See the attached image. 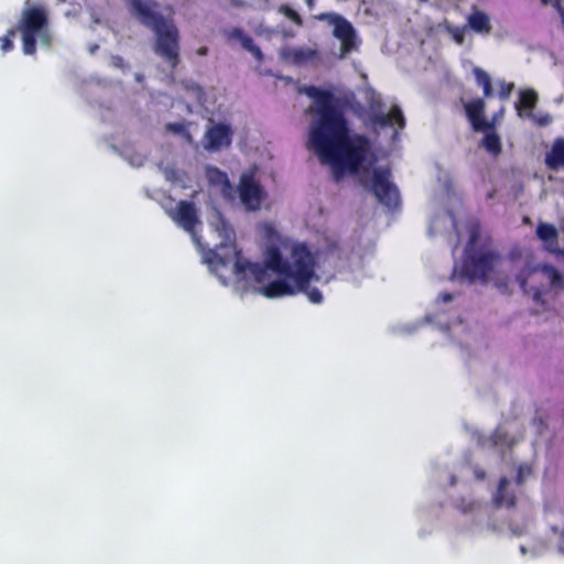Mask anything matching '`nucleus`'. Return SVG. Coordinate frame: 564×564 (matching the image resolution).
I'll use <instances>...</instances> for the list:
<instances>
[{
  "instance_id": "1",
  "label": "nucleus",
  "mask_w": 564,
  "mask_h": 564,
  "mask_svg": "<svg viewBox=\"0 0 564 564\" xmlns=\"http://www.w3.org/2000/svg\"><path fill=\"white\" fill-rule=\"evenodd\" d=\"M316 102L317 119L312 126L308 145L323 163L332 165L337 176L344 172H359L371 152V142L365 134H349L344 112L334 104L329 90L316 86L305 88Z\"/></svg>"
},
{
  "instance_id": "2",
  "label": "nucleus",
  "mask_w": 564,
  "mask_h": 564,
  "mask_svg": "<svg viewBox=\"0 0 564 564\" xmlns=\"http://www.w3.org/2000/svg\"><path fill=\"white\" fill-rule=\"evenodd\" d=\"M268 270L274 272L281 279L269 282L262 294L268 299L293 296L304 293L311 303L321 304L324 300L322 292L311 286V282L318 281L316 274V258L305 242L292 245L289 258L285 259L280 249L270 246L264 252V264L253 263L248 260L237 259L234 271L237 275L249 272L257 282H263Z\"/></svg>"
},
{
  "instance_id": "3",
  "label": "nucleus",
  "mask_w": 564,
  "mask_h": 564,
  "mask_svg": "<svg viewBox=\"0 0 564 564\" xmlns=\"http://www.w3.org/2000/svg\"><path fill=\"white\" fill-rule=\"evenodd\" d=\"M130 12L139 22L154 34V53L174 70L181 63L180 31L170 18H165L158 9L154 0H128Z\"/></svg>"
},
{
  "instance_id": "4",
  "label": "nucleus",
  "mask_w": 564,
  "mask_h": 564,
  "mask_svg": "<svg viewBox=\"0 0 564 564\" xmlns=\"http://www.w3.org/2000/svg\"><path fill=\"white\" fill-rule=\"evenodd\" d=\"M17 30L22 35V50L25 55H34L36 52V39L41 44L50 46L52 36L50 33L48 14L44 7L33 6L22 11Z\"/></svg>"
},
{
  "instance_id": "5",
  "label": "nucleus",
  "mask_w": 564,
  "mask_h": 564,
  "mask_svg": "<svg viewBox=\"0 0 564 564\" xmlns=\"http://www.w3.org/2000/svg\"><path fill=\"white\" fill-rule=\"evenodd\" d=\"M391 170L388 166L375 167L370 180L361 178V184L370 191L383 206L395 209L400 206V193L391 181Z\"/></svg>"
},
{
  "instance_id": "6",
  "label": "nucleus",
  "mask_w": 564,
  "mask_h": 564,
  "mask_svg": "<svg viewBox=\"0 0 564 564\" xmlns=\"http://www.w3.org/2000/svg\"><path fill=\"white\" fill-rule=\"evenodd\" d=\"M500 259V254L494 250L468 251L463 262V274L471 281L486 282Z\"/></svg>"
},
{
  "instance_id": "7",
  "label": "nucleus",
  "mask_w": 564,
  "mask_h": 564,
  "mask_svg": "<svg viewBox=\"0 0 564 564\" xmlns=\"http://www.w3.org/2000/svg\"><path fill=\"white\" fill-rule=\"evenodd\" d=\"M239 197L247 210L260 209L267 194L252 174H242L238 184Z\"/></svg>"
},
{
  "instance_id": "8",
  "label": "nucleus",
  "mask_w": 564,
  "mask_h": 564,
  "mask_svg": "<svg viewBox=\"0 0 564 564\" xmlns=\"http://www.w3.org/2000/svg\"><path fill=\"white\" fill-rule=\"evenodd\" d=\"M330 23L334 25L333 34L340 41V58H344L351 51L357 48L356 31L351 23L338 14L330 15Z\"/></svg>"
},
{
  "instance_id": "9",
  "label": "nucleus",
  "mask_w": 564,
  "mask_h": 564,
  "mask_svg": "<svg viewBox=\"0 0 564 564\" xmlns=\"http://www.w3.org/2000/svg\"><path fill=\"white\" fill-rule=\"evenodd\" d=\"M234 130L227 123L219 122L209 127L204 135V148L207 151H219L229 148L232 142Z\"/></svg>"
},
{
  "instance_id": "10",
  "label": "nucleus",
  "mask_w": 564,
  "mask_h": 564,
  "mask_svg": "<svg viewBox=\"0 0 564 564\" xmlns=\"http://www.w3.org/2000/svg\"><path fill=\"white\" fill-rule=\"evenodd\" d=\"M466 117L475 132L492 127V118L486 119V102L482 98H475L464 104Z\"/></svg>"
},
{
  "instance_id": "11",
  "label": "nucleus",
  "mask_w": 564,
  "mask_h": 564,
  "mask_svg": "<svg viewBox=\"0 0 564 564\" xmlns=\"http://www.w3.org/2000/svg\"><path fill=\"white\" fill-rule=\"evenodd\" d=\"M171 218L187 232L194 234L199 223L195 204L188 200H180L176 209L170 214Z\"/></svg>"
},
{
  "instance_id": "12",
  "label": "nucleus",
  "mask_w": 564,
  "mask_h": 564,
  "mask_svg": "<svg viewBox=\"0 0 564 564\" xmlns=\"http://www.w3.org/2000/svg\"><path fill=\"white\" fill-rule=\"evenodd\" d=\"M368 118L370 123L375 127L386 128L397 124L400 129H403L405 126V119L398 106H393L389 113L376 111L372 108L368 113Z\"/></svg>"
},
{
  "instance_id": "13",
  "label": "nucleus",
  "mask_w": 564,
  "mask_h": 564,
  "mask_svg": "<svg viewBox=\"0 0 564 564\" xmlns=\"http://www.w3.org/2000/svg\"><path fill=\"white\" fill-rule=\"evenodd\" d=\"M281 57L296 66L319 61V53L311 47H285L281 52Z\"/></svg>"
},
{
  "instance_id": "14",
  "label": "nucleus",
  "mask_w": 564,
  "mask_h": 564,
  "mask_svg": "<svg viewBox=\"0 0 564 564\" xmlns=\"http://www.w3.org/2000/svg\"><path fill=\"white\" fill-rule=\"evenodd\" d=\"M481 132H484V137L480 140V148L485 149L492 156H498L502 152V142L501 138L497 132L496 127V116L492 117V127L486 128Z\"/></svg>"
},
{
  "instance_id": "15",
  "label": "nucleus",
  "mask_w": 564,
  "mask_h": 564,
  "mask_svg": "<svg viewBox=\"0 0 564 564\" xmlns=\"http://www.w3.org/2000/svg\"><path fill=\"white\" fill-rule=\"evenodd\" d=\"M539 95L533 88H525L519 91V99L514 104L517 115L520 118H527V113H532L536 107Z\"/></svg>"
},
{
  "instance_id": "16",
  "label": "nucleus",
  "mask_w": 564,
  "mask_h": 564,
  "mask_svg": "<svg viewBox=\"0 0 564 564\" xmlns=\"http://www.w3.org/2000/svg\"><path fill=\"white\" fill-rule=\"evenodd\" d=\"M536 236L545 245V249L553 253L558 252V232L554 225L542 223L536 227Z\"/></svg>"
},
{
  "instance_id": "17",
  "label": "nucleus",
  "mask_w": 564,
  "mask_h": 564,
  "mask_svg": "<svg viewBox=\"0 0 564 564\" xmlns=\"http://www.w3.org/2000/svg\"><path fill=\"white\" fill-rule=\"evenodd\" d=\"M545 164L550 170H558L564 166V139L554 140L550 152L546 153Z\"/></svg>"
},
{
  "instance_id": "18",
  "label": "nucleus",
  "mask_w": 564,
  "mask_h": 564,
  "mask_svg": "<svg viewBox=\"0 0 564 564\" xmlns=\"http://www.w3.org/2000/svg\"><path fill=\"white\" fill-rule=\"evenodd\" d=\"M468 26L478 34H489L492 30L488 14L477 9L469 14Z\"/></svg>"
},
{
  "instance_id": "19",
  "label": "nucleus",
  "mask_w": 564,
  "mask_h": 564,
  "mask_svg": "<svg viewBox=\"0 0 564 564\" xmlns=\"http://www.w3.org/2000/svg\"><path fill=\"white\" fill-rule=\"evenodd\" d=\"M508 485L509 480L506 477L500 478L495 496V502L498 507L512 508L516 506V495L512 491H508Z\"/></svg>"
},
{
  "instance_id": "20",
  "label": "nucleus",
  "mask_w": 564,
  "mask_h": 564,
  "mask_svg": "<svg viewBox=\"0 0 564 564\" xmlns=\"http://www.w3.org/2000/svg\"><path fill=\"white\" fill-rule=\"evenodd\" d=\"M473 73L477 85L482 88L484 97H491L492 85L489 74L480 67H474Z\"/></svg>"
},
{
  "instance_id": "21",
  "label": "nucleus",
  "mask_w": 564,
  "mask_h": 564,
  "mask_svg": "<svg viewBox=\"0 0 564 564\" xmlns=\"http://www.w3.org/2000/svg\"><path fill=\"white\" fill-rule=\"evenodd\" d=\"M165 129L167 132L184 137L188 142L192 141V135L184 122H170L165 126Z\"/></svg>"
},
{
  "instance_id": "22",
  "label": "nucleus",
  "mask_w": 564,
  "mask_h": 564,
  "mask_svg": "<svg viewBox=\"0 0 564 564\" xmlns=\"http://www.w3.org/2000/svg\"><path fill=\"white\" fill-rule=\"evenodd\" d=\"M544 271L547 273L551 286L564 290V274L552 267L545 268Z\"/></svg>"
},
{
  "instance_id": "23",
  "label": "nucleus",
  "mask_w": 564,
  "mask_h": 564,
  "mask_svg": "<svg viewBox=\"0 0 564 564\" xmlns=\"http://www.w3.org/2000/svg\"><path fill=\"white\" fill-rule=\"evenodd\" d=\"M239 42L241 43V46L250 52L257 59H262V52L250 35L247 34Z\"/></svg>"
},
{
  "instance_id": "24",
  "label": "nucleus",
  "mask_w": 564,
  "mask_h": 564,
  "mask_svg": "<svg viewBox=\"0 0 564 564\" xmlns=\"http://www.w3.org/2000/svg\"><path fill=\"white\" fill-rule=\"evenodd\" d=\"M279 12L284 14L289 20L294 22L296 25L303 24L302 17L288 4H281L279 8Z\"/></svg>"
},
{
  "instance_id": "25",
  "label": "nucleus",
  "mask_w": 564,
  "mask_h": 564,
  "mask_svg": "<svg viewBox=\"0 0 564 564\" xmlns=\"http://www.w3.org/2000/svg\"><path fill=\"white\" fill-rule=\"evenodd\" d=\"M17 29H10L4 36L0 37L1 42V50L3 52H9L13 48V41L12 39L15 36Z\"/></svg>"
},
{
  "instance_id": "26",
  "label": "nucleus",
  "mask_w": 564,
  "mask_h": 564,
  "mask_svg": "<svg viewBox=\"0 0 564 564\" xmlns=\"http://www.w3.org/2000/svg\"><path fill=\"white\" fill-rule=\"evenodd\" d=\"M527 118L532 120L539 127H546L552 122V117L549 113H543V115L527 113Z\"/></svg>"
},
{
  "instance_id": "27",
  "label": "nucleus",
  "mask_w": 564,
  "mask_h": 564,
  "mask_svg": "<svg viewBox=\"0 0 564 564\" xmlns=\"http://www.w3.org/2000/svg\"><path fill=\"white\" fill-rule=\"evenodd\" d=\"M514 89V84L513 83H507L505 80H500L499 82V90H498V96L501 100H507L512 90Z\"/></svg>"
},
{
  "instance_id": "28",
  "label": "nucleus",
  "mask_w": 564,
  "mask_h": 564,
  "mask_svg": "<svg viewBox=\"0 0 564 564\" xmlns=\"http://www.w3.org/2000/svg\"><path fill=\"white\" fill-rule=\"evenodd\" d=\"M536 274H539V271L535 268H533V269L528 270L527 275L524 274V271H522L517 276V280L520 283V286L523 289L524 292H530V290L528 288V278L535 276Z\"/></svg>"
},
{
  "instance_id": "29",
  "label": "nucleus",
  "mask_w": 564,
  "mask_h": 564,
  "mask_svg": "<svg viewBox=\"0 0 564 564\" xmlns=\"http://www.w3.org/2000/svg\"><path fill=\"white\" fill-rule=\"evenodd\" d=\"M531 473H532V469L529 465H520L517 470V478H516L517 482L519 485H521L524 481V479L529 475H531Z\"/></svg>"
},
{
  "instance_id": "30",
  "label": "nucleus",
  "mask_w": 564,
  "mask_h": 564,
  "mask_svg": "<svg viewBox=\"0 0 564 564\" xmlns=\"http://www.w3.org/2000/svg\"><path fill=\"white\" fill-rule=\"evenodd\" d=\"M111 66L123 69L126 67L124 59L119 55H112L110 58Z\"/></svg>"
},
{
  "instance_id": "31",
  "label": "nucleus",
  "mask_w": 564,
  "mask_h": 564,
  "mask_svg": "<svg viewBox=\"0 0 564 564\" xmlns=\"http://www.w3.org/2000/svg\"><path fill=\"white\" fill-rule=\"evenodd\" d=\"M506 436H507L506 433H502L499 430H496L491 435L494 445L502 444L506 440Z\"/></svg>"
},
{
  "instance_id": "32",
  "label": "nucleus",
  "mask_w": 564,
  "mask_h": 564,
  "mask_svg": "<svg viewBox=\"0 0 564 564\" xmlns=\"http://www.w3.org/2000/svg\"><path fill=\"white\" fill-rule=\"evenodd\" d=\"M452 36H453V40L457 43V44H463L464 43V40H465V34H464V31L460 30V29H454L452 31Z\"/></svg>"
},
{
  "instance_id": "33",
  "label": "nucleus",
  "mask_w": 564,
  "mask_h": 564,
  "mask_svg": "<svg viewBox=\"0 0 564 564\" xmlns=\"http://www.w3.org/2000/svg\"><path fill=\"white\" fill-rule=\"evenodd\" d=\"M247 34L239 28H234L230 32H229V37L230 39H236L238 41L242 40L243 36H246Z\"/></svg>"
},
{
  "instance_id": "34",
  "label": "nucleus",
  "mask_w": 564,
  "mask_h": 564,
  "mask_svg": "<svg viewBox=\"0 0 564 564\" xmlns=\"http://www.w3.org/2000/svg\"><path fill=\"white\" fill-rule=\"evenodd\" d=\"M550 4H552L557 10L564 25V8L562 7L561 0H553Z\"/></svg>"
},
{
  "instance_id": "35",
  "label": "nucleus",
  "mask_w": 564,
  "mask_h": 564,
  "mask_svg": "<svg viewBox=\"0 0 564 564\" xmlns=\"http://www.w3.org/2000/svg\"><path fill=\"white\" fill-rule=\"evenodd\" d=\"M209 172L213 174H216L218 177V181H224V182L228 183L226 173L221 172L220 170L214 167V169H210Z\"/></svg>"
},
{
  "instance_id": "36",
  "label": "nucleus",
  "mask_w": 564,
  "mask_h": 564,
  "mask_svg": "<svg viewBox=\"0 0 564 564\" xmlns=\"http://www.w3.org/2000/svg\"><path fill=\"white\" fill-rule=\"evenodd\" d=\"M440 297L444 303H448L454 299L453 294L451 293H442Z\"/></svg>"
},
{
  "instance_id": "37",
  "label": "nucleus",
  "mask_w": 564,
  "mask_h": 564,
  "mask_svg": "<svg viewBox=\"0 0 564 564\" xmlns=\"http://www.w3.org/2000/svg\"><path fill=\"white\" fill-rule=\"evenodd\" d=\"M196 54L199 56H205L208 54V47L207 46H200L197 48Z\"/></svg>"
},
{
  "instance_id": "38",
  "label": "nucleus",
  "mask_w": 564,
  "mask_h": 564,
  "mask_svg": "<svg viewBox=\"0 0 564 564\" xmlns=\"http://www.w3.org/2000/svg\"><path fill=\"white\" fill-rule=\"evenodd\" d=\"M216 258H217V261H218L219 264H221L224 267L228 264V260L226 258H224V257H221L219 254H216Z\"/></svg>"
},
{
  "instance_id": "39",
  "label": "nucleus",
  "mask_w": 564,
  "mask_h": 564,
  "mask_svg": "<svg viewBox=\"0 0 564 564\" xmlns=\"http://www.w3.org/2000/svg\"><path fill=\"white\" fill-rule=\"evenodd\" d=\"M532 291H533L534 299H539L543 293V290L540 288L533 289Z\"/></svg>"
},
{
  "instance_id": "40",
  "label": "nucleus",
  "mask_w": 564,
  "mask_h": 564,
  "mask_svg": "<svg viewBox=\"0 0 564 564\" xmlns=\"http://www.w3.org/2000/svg\"><path fill=\"white\" fill-rule=\"evenodd\" d=\"M232 249H236V246H232ZM234 253H235V262L237 261V259H238V258H239V259H241V260H243V259L241 258L240 251H238V250H234Z\"/></svg>"
},
{
  "instance_id": "41",
  "label": "nucleus",
  "mask_w": 564,
  "mask_h": 564,
  "mask_svg": "<svg viewBox=\"0 0 564 564\" xmlns=\"http://www.w3.org/2000/svg\"><path fill=\"white\" fill-rule=\"evenodd\" d=\"M561 538L563 540V544L558 546V550L562 554H564V531L562 532Z\"/></svg>"
},
{
  "instance_id": "42",
  "label": "nucleus",
  "mask_w": 564,
  "mask_h": 564,
  "mask_svg": "<svg viewBox=\"0 0 564 564\" xmlns=\"http://www.w3.org/2000/svg\"><path fill=\"white\" fill-rule=\"evenodd\" d=\"M304 1H305V3L307 4V7H308L310 9H313V7H314V4H315V0H304Z\"/></svg>"
},
{
  "instance_id": "43",
  "label": "nucleus",
  "mask_w": 564,
  "mask_h": 564,
  "mask_svg": "<svg viewBox=\"0 0 564 564\" xmlns=\"http://www.w3.org/2000/svg\"><path fill=\"white\" fill-rule=\"evenodd\" d=\"M231 3L235 4L236 7H241L243 4V2L241 0H231Z\"/></svg>"
},
{
  "instance_id": "44",
  "label": "nucleus",
  "mask_w": 564,
  "mask_h": 564,
  "mask_svg": "<svg viewBox=\"0 0 564 564\" xmlns=\"http://www.w3.org/2000/svg\"><path fill=\"white\" fill-rule=\"evenodd\" d=\"M553 0H541V2L546 6V4H550Z\"/></svg>"
},
{
  "instance_id": "45",
  "label": "nucleus",
  "mask_w": 564,
  "mask_h": 564,
  "mask_svg": "<svg viewBox=\"0 0 564 564\" xmlns=\"http://www.w3.org/2000/svg\"><path fill=\"white\" fill-rule=\"evenodd\" d=\"M554 254H562L564 257V249H560L558 252H553Z\"/></svg>"
},
{
  "instance_id": "46",
  "label": "nucleus",
  "mask_w": 564,
  "mask_h": 564,
  "mask_svg": "<svg viewBox=\"0 0 564 564\" xmlns=\"http://www.w3.org/2000/svg\"><path fill=\"white\" fill-rule=\"evenodd\" d=\"M503 113V109H501L498 113H495L496 120L498 119V116H501Z\"/></svg>"
},
{
  "instance_id": "47",
  "label": "nucleus",
  "mask_w": 564,
  "mask_h": 564,
  "mask_svg": "<svg viewBox=\"0 0 564 564\" xmlns=\"http://www.w3.org/2000/svg\"><path fill=\"white\" fill-rule=\"evenodd\" d=\"M420 2H427L429 0H419Z\"/></svg>"
},
{
  "instance_id": "48",
  "label": "nucleus",
  "mask_w": 564,
  "mask_h": 564,
  "mask_svg": "<svg viewBox=\"0 0 564 564\" xmlns=\"http://www.w3.org/2000/svg\"><path fill=\"white\" fill-rule=\"evenodd\" d=\"M61 2H65L66 0H59Z\"/></svg>"
}]
</instances>
